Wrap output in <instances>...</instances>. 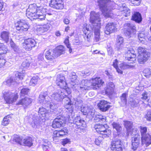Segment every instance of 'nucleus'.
<instances>
[{
  "label": "nucleus",
  "instance_id": "f257e3e1",
  "mask_svg": "<svg viewBox=\"0 0 151 151\" xmlns=\"http://www.w3.org/2000/svg\"><path fill=\"white\" fill-rule=\"evenodd\" d=\"M98 3L100 9L102 13L106 17H112L113 15L112 11V6L115 4V6L122 12V15L127 17L130 15V10L128 8L124 3H115L113 0L101 1L95 0Z\"/></svg>",
  "mask_w": 151,
  "mask_h": 151
},
{
  "label": "nucleus",
  "instance_id": "f03ea898",
  "mask_svg": "<svg viewBox=\"0 0 151 151\" xmlns=\"http://www.w3.org/2000/svg\"><path fill=\"white\" fill-rule=\"evenodd\" d=\"M104 83L101 78L99 77L92 78L90 80H83L82 81L81 84L78 87V92H82L84 90H88L90 86H92L94 90L99 88Z\"/></svg>",
  "mask_w": 151,
  "mask_h": 151
},
{
  "label": "nucleus",
  "instance_id": "7ed1b4c3",
  "mask_svg": "<svg viewBox=\"0 0 151 151\" xmlns=\"http://www.w3.org/2000/svg\"><path fill=\"white\" fill-rule=\"evenodd\" d=\"M99 14L98 13H96L95 12H91L90 14V22L94 27V40L96 42L99 41L100 39V29L101 28L100 23L99 22L100 19L99 17Z\"/></svg>",
  "mask_w": 151,
  "mask_h": 151
},
{
  "label": "nucleus",
  "instance_id": "20e7f679",
  "mask_svg": "<svg viewBox=\"0 0 151 151\" xmlns=\"http://www.w3.org/2000/svg\"><path fill=\"white\" fill-rule=\"evenodd\" d=\"M131 135H134L132 137V150L135 151L137 150L139 146L140 142V136L137 134V129H133Z\"/></svg>",
  "mask_w": 151,
  "mask_h": 151
},
{
  "label": "nucleus",
  "instance_id": "39448f33",
  "mask_svg": "<svg viewBox=\"0 0 151 151\" xmlns=\"http://www.w3.org/2000/svg\"><path fill=\"white\" fill-rule=\"evenodd\" d=\"M3 94L7 103L12 104L18 98L17 93H13L9 91L3 92Z\"/></svg>",
  "mask_w": 151,
  "mask_h": 151
},
{
  "label": "nucleus",
  "instance_id": "423d86ee",
  "mask_svg": "<svg viewBox=\"0 0 151 151\" xmlns=\"http://www.w3.org/2000/svg\"><path fill=\"white\" fill-rule=\"evenodd\" d=\"M16 29L21 32L26 31L29 27L27 22L23 19H20L15 24Z\"/></svg>",
  "mask_w": 151,
  "mask_h": 151
},
{
  "label": "nucleus",
  "instance_id": "0eeeda50",
  "mask_svg": "<svg viewBox=\"0 0 151 151\" xmlns=\"http://www.w3.org/2000/svg\"><path fill=\"white\" fill-rule=\"evenodd\" d=\"M111 149L113 151H122L123 144L120 139H114L111 143Z\"/></svg>",
  "mask_w": 151,
  "mask_h": 151
},
{
  "label": "nucleus",
  "instance_id": "6e6552de",
  "mask_svg": "<svg viewBox=\"0 0 151 151\" xmlns=\"http://www.w3.org/2000/svg\"><path fill=\"white\" fill-rule=\"evenodd\" d=\"M47 11V9L41 6L37 8V11L35 13V15L33 19H39L40 20H42L45 19V14Z\"/></svg>",
  "mask_w": 151,
  "mask_h": 151
},
{
  "label": "nucleus",
  "instance_id": "1a4fd4ad",
  "mask_svg": "<svg viewBox=\"0 0 151 151\" xmlns=\"http://www.w3.org/2000/svg\"><path fill=\"white\" fill-rule=\"evenodd\" d=\"M125 29H127L124 32L125 35L129 38L134 35L136 32L135 27L133 25L130 23H126L124 24Z\"/></svg>",
  "mask_w": 151,
  "mask_h": 151
},
{
  "label": "nucleus",
  "instance_id": "9d476101",
  "mask_svg": "<svg viewBox=\"0 0 151 151\" xmlns=\"http://www.w3.org/2000/svg\"><path fill=\"white\" fill-rule=\"evenodd\" d=\"M35 40L32 38H28L25 40L22 43V46L24 48L27 50H31L34 47L36 44Z\"/></svg>",
  "mask_w": 151,
  "mask_h": 151
},
{
  "label": "nucleus",
  "instance_id": "9b49d317",
  "mask_svg": "<svg viewBox=\"0 0 151 151\" xmlns=\"http://www.w3.org/2000/svg\"><path fill=\"white\" fill-rule=\"evenodd\" d=\"M64 91L65 93L67 92L65 90L63 89L62 91L53 93L51 95L52 98L58 101H61L63 100L64 101L65 98L67 97L65 93H64Z\"/></svg>",
  "mask_w": 151,
  "mask_h": 151
},
{
  "label": "nucleus",
  "instance_id": "f8f14e48",
  "mask_svg": "<svg viewBox=\"0 0 151 151\" xmlns=\"http://www.w3.org/2000/svg\"><path fill=\"white\" fill-rule=\"evenodd\" d=\"M37 7L35 4H30L28 8L27 9L26 15L28 18H33L35 15V13L37 11Z\"/></svg>",
  "mask_w": 151,
  "mask_h": 151
},
{
  "label": "nucleus",
  "instance_id": "ddd939ff",
  "mask_svg": "<svg viewBox=\"0 0 151 151\" xmlns=\"http://www.w3.org/2000/svg\"><path fill=\"white\" fill-rule=\"evenodd\" d=\"M50 6L57 9H61L64 7L63 2L62 0H51Z\"/></svg>",
  "mask_w": 151,
  "mask_h": 151
},
{
  "label": "nucleus",
  "instance_id": "4468645a",
  "mask_svg": "<svg viewBox=\"0 0 151 151\" xmlns=\"http://www.w3.org/2000/svg\"><path fill=\"white\" fill-rule=\"evenodd\" d=\"M136 55L134 54V51L133 50H128L125 54V58L130 61L129 63L133 64L136 60Z\"/></svg>",
  "mask_w": 151,
  "mask_h": 151
},
{
  "label": "nucleus",
  "instance_id": "2eb2a0df",
  "mask_svg": "<svg viewBox=\"0 0 151 151\" xmlns=\"http://www.w3.org/2000/svg\"><path fill=\"white\" fill-rule=\"evenodd\" d=\"M65 122V120L62 117L56 118L53 122L52 127L55 128H59L64 124Z\"/></svg>",
  "mask_w": 151,
  "mask_h": 151
},
{
  "label": "nucleus",
  "instance_id": "dca6fc26",
  "mask_svg": "<svg viewBox=\"0 0 151 151\" xmlns=\"http://www.w3.org/2000/svg\"><path fill=\"white\" fill-rule=\"evenodd\" d=\"M56 82L57 85L60 88H63L66 87V83L65 80V78L63 75H58Z\"/></svg>",
  "mask_w": 151,
  "mask_h": 151
},
{
  "label": "nucleus",
  "instance_id": "f3484780",
  "mask_svg": "<svg viewBox=\"0 0 151 151\" xmlns=\"http://www.w3.org/2000/svg\"><path fill=\"white\" fill-rule=\"evenodd\" d=\"M98 106L100 110L102 111H106L110 107V106L108 104L107 101L102 100L98 104Z\"/></svg>",
  "mask_w": 151,
  "mask_h": 151
},
{
  "label": "nucleus",
  "instance_id": "a211bd4d",
  "mask_svg": "<svg viewBox=\"0 0 151 151\" xmlns=\"http://www.w3.org/2000/svg\"><path fill=\"white\" fill-rule=\"evenodd\" d=\"M85 123L84 121L81 120L80 116H77L74 119L73 123V127L75 129L79 128Z\"/></svg>",
  "mask_w": 151,
  "mask_h": 151
},
{
  "label": "nucleus",
  "instance_id": "6ab92c4d",
  "mask_svg": "<svg viewBox=\"0 0 151 151\" xmlns=\"http://www.w3.org/2000/svg\"><path fill=\"white\" fill-rule=\"evenodd\" d=\"M106 30L105 31V33L107 35L114 32L116 30L115 24L113 23H109L106 26Z\"/></svg>",
  "mask_w": 151,
  "mask_h": 151
},
{
  "label": "nucleus",
  "instance_id": "aec40b11",
  "mask_svg": "<svg viewBox=\"0 0 151 151\" xmlns=\"http://www.w3.org/2000/svg\"><path fill=\"white\" fill-rule=\"evenodd\" d=\"M48 96L47 91L41 92L38 101L42 104H46L48 102Z\"/></svg>",
  "mask_w": 151,
  "mask_h": 151
},
{
  "label": "nucleus",
  "instance_id": "412c9836",
  "mask_svg": "<svg viewBox=\"0 0 151 151\" xmlns=\"http://www.w3.org/2000/svg\"><path fill=\"white\" fill-rule=\"evenodd\" d=\"M66 101L65 104V108L70 112H73V104L71 103L70 99L68 97H66L64 101Z\"/></svg>",
  "mask_w": 151,
  "mask_h": 151
},
{
  "label": "nucleus",
  "instance_id": "4be33fe9",
  "mask_svg": "<svg viewBox=\"0 0 151 151\" xmlns=\"http://www.w3.org/2000/svg\"><path fill=\"white\" fill-rule=\"evenodd\" d=\"M142 143V145L145 144L148 146L151 144V136L150 134H147L141 137Z\"/></svg>",
  "mask_w": 151,
  "mask_h": 151
},
{
  "label": "nucleus",
  "instance_id": "5701e85b",
  "mask_svg": "<svg viewBox=\"0 0 151 151\" xmlns=\"http://www.w3.org/2000/svg\"><path fill=\"white\" fill-rule=\"evenodd\" d=\"M124 124L129 134H131V133L133 132V129H137L132 128L133 123L131 121H124Z\"/></svg>",
  "mask_w": 151,
  "mask_h": 151
},
{
  "label": "nucleus",
  "instance_id": "b1692460",
  "mask_svg": "<svg viewBox=\"0 0 151 151\" xmlns=\"http://www.w3.org/2000/svg\"><path fill=\"white\" fill-rule=\"evenodd\" d=\"M116 46L115 49L118 51L121 50L122 49V44L123 43V38L119 36H118L116 38Z\"/></svg>",
  "mask_w": 151,
  "mask_h": 151
},
{
  "label": "nucleus",
  "instance_id": "393cba45",
  "mask_svg": "<svg viewBox=\"0 0 151 151\" xmlns=\"http://www.w3.org/2000/svg\"><path fill=\"white\" fill-rule=\"evenodd\" d=\"M31 102L32 101L30 98L25 97L24 98L20 100L16 104L17 105H22L25 106L29 105Z\"/></svg>",
  "mask_w": 151,
  "mask_h": 151
},
{
  "label": "nucleus",
  "instance_id": "a878e982",
  "mask_svg": "<svg viewBox=\"0 0 151 151\" xmlns=\"http://www.w3.org/2000/svg\"><path fill=\"white\" fill-rule=\"evenodd\" d=\"M50 24L47 23L46 24H44L43 26L39 28H37V31L38 33L40 34L47 31L50 28Z\"/></svg>",
  "mask_w": 151,
  "mask_h": 151
},
{
  "label": "nucleus",
  "instance_id": "bb28decb",
  "mask_svg": "<svg viewBox=\"0 0 151 151\" xmlns=\"http://www.w3.org/2000/svg\"><path fill=\"white\" fill-rule=\"evenodd\" d=\"M132 19L137 23H139L142 21L141 15L139 12H134L132 16Z\"/></svg>",
  "mask_w": 151,
  "mask_h": 151
},
{
  "label": "nucleus",
  "instance_id": "cd10ccee",
  "mask_svg": "<svg viewBox=\"0 0 151 151\" xmlns=\"http://www.w3.org/2000/svg\"><path fill=\"white\" fill-rule=\"evenodd\" d=\"M149 54H145L144 55H139L138 57V61L140 64H144L148 60Z\"/></svg>",
  "mask_w": 151,
  "mask_h": 151
},
{
  "label": "nucleus",
  "instance_id": "c85d7f7f",
  "mask_svg": "<svg viewBox=\"0 0 151 151\" xmlns=\"http://www.w3.org/2000/svg\"><path fill=\"white\" fill-rule=\"evenodd\" d=\"M9 32L4 31L1 33L0 37L2 40L5 41L6 43H7L9 40Z\"/></svg>",
  "mask_w": 151,
  "mask_h": 151
},
{
  "label": "nucleus",
  "instance_id": "c756f323",
  "mask_svg": "<svg viewBox=\"0 0 151 151\" xmlns=\"http://www.w3.org/2000/svg\"><path fill=\"white\" fill-rule=\"evenodd\" d=\"M73 102L75 103V107L79 109H81L83 108V101L80 99L75 98L73 99Z\"/></svg>",
  "mask_w": 151,
  "mask_h": 151
},
{
  "label": "nucleus",
  "instance_id": "7c9ffc66",
  "mask_svg": "<svg viewBox=\"0 0 151 151\" xmlns=\"http://www.w3.org/2000/svg\"><path fill=\"white\" fill-rule=\"evenodd\" d=\"M55 56L54 52L51 50L46 51L45 53V58L48 60H52L54 58Z\"/></svg>",
  "mask_w": 151,
  "mask_h": 151
},
{
  "label": "nucleus",
  "instance_id": "2f4dec72",
  "mask_svg": "<svg viewBox=\"0 0 151 151\" xmlns=\"http://www.w3.org/2000/svg\"><path fill=\"white\" fill-rule=\"evenodd\" d=\"M38 113L39 114L41 115L42 117L46 118H48L49 114L45 109L42 107L40 108Z\"/></svg>",
  "mask_w": 151,
  "mask_h": 151
},
{
  "label": "nucleus",
  "instance_id": "473e14b6",
  "mask_svg": "<svg viewBox=\"0 0 151 151\" xmlns=\"http://www.w3.org/2000/svg\"><path fill=\"white\" fill-rule=\"evenodd\" d=\"M22 142L25 146L31 147L33 144L32 138L30 137H27L23 139Z\"/></svg>",
  "mask_w": 151,
  "mask_h": 151
},
{
  "label": "nucleus",
  "instance_id": "72a5a7b5",
  "mask_svg": "<svg viewBox=\"0 0 151 151\" xmlns=\"http://www.w3.org/2000/svg\"><path fill=\"white\" fill-rule=\"evenodd\" d=\"M129 63V64H127L125 63H121L119 64L118 67H119L121 69H125L128 68H133L134 67L135 65H131Z\"/></svg>",
  "mask_w": 151,
  "mask_h": 151
},
{
  "label": "nucleus",
  "instance_id": "f704fd0d",
  "mask_svg": "<svg viewBox=\"0 0 151 151\" xmlns=\"http://www.w3.org/2000/svg\"><path fill=\"white\" fill-rule=\"evenodd\" d=\"M114 87V83L112 82H110L108 84L106 90V92L109 94L111 93L113 91Z\"/></svg>",
  "mask_w": 151,
  "mask_h": 151
},
{
  "label": "nucleus",
  "instance_id": "c9c22d12",
  "mask_svg": "<svg viewBox=\"0 0 151 151\" xmlns=\"http://www.w3.org/2000/svg\"><path fill=\"white\" fill-rule=\"evenodd\" d=\"M65 50V47L62 45L58 46L55 48V51L59 55L63 54Z\"/></svg>",
  "mask_w": 151,
  "mask_h": 151
},
{
  "label": "nucleus",
  "instance_id": "e433bc0d",
  "mask_svg": "<svg viewBox=\"0 0 151 151\" xmlns=\"http://www.w3.org/2000/svg\"><path fill=\"white\" fill-rule=\"evenodd\" d=\"M11 119V118L9 116H6L4 118L2 122V125L4 126L7 125L9 123Z\"/></svg>",
  "mask_w": 151,
  "mask_h": 151
},
{
  "label": "nucleus",
  "instance_id": "4c0bfd02",
  "mask_svg": "<svg viewBox=\"0 0 151 151\" xmlns=\"http://www.w3.org/2000/svg\"><path fill=\"white\" fill-rule=\"evenodd\" d=\"M127 94L125 93H123L120 97L121 102L124 106L126 105L127 103Z\"/></svg>",
  "mask_w": 151,
  "mask_h": 151
},
{
  "label": "nucleus",
  "instance_id": "58836bf2",
  "mask_svg": "<svg viewBox=\"0 0 151 151\" xmlns=\"http://www.w3.org/2000/svg\"><path fill=\"white\" fill-rule=\"evenodd\" d=\"M30 65V62L29 59H26L22 62L21 65V67L25 68H27Z\"/></svg>",
  "mask_w": 151,
  "mask_h": 151
},
{
  "label": "nucleus",
  "instance_id": "ea45409f",
  "mask_svg": "<svg viewBox=\"0 0 151 151\" xmlns=\"http://www.w3.org/2000/svg\"><path fill=\"white\" fill-rule=\"evenodd\" d=\"M139 128L141 137L147 135V134H149L148 133H147V127L141 126L139 127Z\"/></svg>",
  "mask_w": 151,
  "mask_h": 151
},
{
  "label": "nucleus",
  "instance_id": "a19ab883",
  "mask_svg": "<svg viewBox=\"0 0 151 151\" xmlns=\"http://www.w3.org/2000/svg\"><path fill=\"white\" fill-rule=\"evenodd\" d=\"M112 125L113 128L115 129L117 132H120L122 129L121 126L118 123L114 122L112 123Z\"/></svg>",
  "mask_w": 151,
  "mask_h": 151
},
{
  "label": "nucleus",
  "instance_id": "79ce46f5",
  "mask_svg": "<svg viewBox=\"0 0 151 151\" xmlns=\"http://www.w3.org/2000/svg\"><path fill=\"white\" fill-rule=\"evenodd\" d=\"M7 49L3 43H0V55L5 54L7 52Z\"/></svg>",
  "mask_w": 151,
  "mask_h": 151
},
{
  "label": "nucleus",
  "instance_id": "37998d69",
  "mask_svg": "<svg viewBox=\"0 0 151 151\" xmlns=\"http://www.w3.org/2000/svg\"><path fill=\"white\" fill-rule=\"evenodd\" d=\"M32 127L36 128L38 127L39 124V120L38 117L33 119V121L31 123Z\"/></svg>",
  "mask_w": 151,
  "mask_h": 151
},
{
  "label": "nucleus",
  "instance_id": "c03bdc74",
  "mask_svg": "<svg viewBox=\"0 0 151 151\" xmlns=\"http://www.w3.org/2000/svg\"><path fill=\"white\" fill-rule=\"evenodd\" d=\"M84 39L88 41H89L91 38L92 37V32L87 33L85 31H84Z\"/></svg>",
  "mask_w": 151,
  "mask_h": 151
},
{
  "label": "nucleus",
  "instance_id": "a18cd8bd",
  "mask_svg": "<svg viewBox=\"0 0 151 151\" xmlns=\"http://www.w3.org/2000/svg\"><path fill=\"white\" fill-rule=\"evenodd\" d=\"M94 119L97 121H101L102 122H105L106 121L105 117H103L101 115H96Z\"/></svg>",
  "mask_w": 151,
  "mask_h": 151
},
{
  "label": "nucleus",
  "instance_id": "49530a36",
  "mask_svg": "<svg viewBox=\"0 0 151 151\" xmlns=\"http://www.w3.org/2000/svg\"><path fill=\"white\" fill-rule=\"evenodd\" d=\"M138 52L139 54V55H144L145 54H149L148 52H147L146 50L144 48L139 47L138 49Z\"/></svg>",
  "mask_w": 151,
  "mask_h": 151
},
{
  "label": "nucleus",
  "instance_id": "de8ad7c7",
  "mask_svg": "<svg viewBox=\"0 0 151 151\" xmlns=\"http://www.w3.org/2000/svg\"><path fill=\"white\" fill-rule=\"evenodd\" d=\"M90 107V106H83V108H81V111L84 115H86L87 114V113H88V112L89 111Z\"/></svg>",
  "mask_w": 151,
  "mask_h": 151
},
{
  "label": "nucleus",
  "instance_id": "09e8293b",
  "mask_svg": "<svg viewBox=\"0 0 151 151\" xmlns=\"http://www.w3.org/2000/svg\"><path fill=\"white\" fill-rule=\"evenodd\" d=\"M144 76L147 77H149L151 75V70L148 68H145L143 71Z\"/></svg>",
  "mask_w": 151,
  "mask_h": 151
},
{
  "label": "nucleus",
  "instance_id": "8fccbe9b",
  "mask_svg": "<svg viewBox=\"0 0 151 151\" xmlns=\"http://www.w3.org/2000/svg\"><path fill=\"white\" fill-rule=\"evenodd\" d=\"M139 98L137 97L133 99L132 102L131 103V105L133 106H136L139 104L140 101Z\"/></svg>",
  "mask_w": 151,
  "mask_h": 151
},
{
  "label": "nucleus",
  "instance_id": "3c124183",
  "mask_svg": "<svg viewBox=\"0 0 151 151\" xmlns=\"http://www.w3.org/2000/svg\"><path fill=\"white\" fill-rule=\"evenodd\" d=\"M95 109L91 106L86 115L89 117H93L95 114Z\"/></svg>",
  "mask_w": 151,
  "mask_h": 151
},
{
  "label": "nucleus",
  "instance_id": "603ef678",
  "mask_svg": "<svg viewBox=\"0 0 151 151\" xmlns=\"http://www.w3.org/2000/svg\"><path fill=\"white\" fill-rule=\"evenodd\" d=\"M47 107H49V108L52 110L56 109L57 107V105L53 103H49V101L47 102L45 105Z\"/></svg>",
  "mask_w": 151,
  "mask_h": 151
},
{
  "label": "nucleus",
  "instance_id": "864d4df0",
  "mask_svg": "<svg viewBox=\"0 0 151 151\" xmlns=\"http://www.w3.org/2000/svg\"><path fill=\"white\" fill-rule=\"evenodd\" d=\"M14 82L15 81L12 77L9 78L5 82L6 84L9 86L14 84Z\"/></svg>",
  "mask_w": 151,
  "mask_h": 151
},
{
  "label": "nucleus",
  "instance_id": "5fc2aeb1",
  "mask_svg": "<svg viewBox=\"0 0 151 151\" xmlns=\"http://www.w3.org/2000/svg\"><path fill=\"white\" fill-rule=\"evenodd\" d=\"M38 77H33L31 80L30 84L33 86L35 85L37 83Z\"/></svg>",
  "mask_w": 151,
  "mask_h": 151
},
{
  "label": "nucleus",
  "instance_id": "6e6d98bb",
  "mask_svg": "<svg viewBox=\"0 0 151 151\" xmlns=\"http://www.w3.org/2000/svg\"><path fill=\"white\" fill-rule=\"evenodd\" d=\"M111 132L110 130L107 129L106 131H104L101 134L102 135V136L103 137H109V135L111 134Z\"/></svg>",
  "mask_w": 151,
  "mask_h": 151
},
{
  "label": "nucleus",
  "instance_id": "4d7b16f0",
  "mask_svg": "<svg viewBox=\"0 0 151 151\" xmlns=\"http://www.w3.org/2000/svg\"><path fill=\"white\" fill-rule=\"evenodd\" d=\"M15 75L16 76V79L18 80H22L24 77V74L20 73H16Z\"/></svg>",
  "mask_w": 151,
  "mask_h": 151
},
{
  "label": "nucleus",
  "instance_id": "13d9d810",
  "mask_svg": "<svg viewBox=\"0 0 151 151\" xmlns=\"http://www.w3.org/2000/svg\"><path fill=\"white\" fill-rule=\"evenodd\" d=\"M104 138L103 137L99 136L97 138H96L95 140V143L96 145H99L100 143L103 140Z\"/></svg>",
  "mask_w": 151,
  "mask_h": 151
},
{
  "label": "nucleus",
  "instance_id": "bf43d9fd",
  "mask_svg": "<svg viewBox=\"0 0 151 151\" xmlns=\"http://www.w3.org/2000/svg\"><path fill=\"white\" fill-rule=\"evenodd\" d=\"M60 136H61L60 134L59 131H55L54 132L53 137L54 140L56 139L57 137H59Z\"/></svg>",
  "mask_w": 151,
  "mask_h": 151
},
{
  "label": "nucleus",
  "instance_id": "052dcab7",
  "mask_svg": "<svg viewBox=\"0 0 151 151\" xmlns=\"http://www.w3.org/2000/svg\"><path fill=\"white\" fill-rule=\"evenodd\" d=\"M64 43L66 44L67 47L69 49L70 53H71L72 52V49L71 48L70 45L69 44L68 40V39L65 40L64 41Z\"/></svg>",
  "mask_w": 151,
  "mask_h": 151
},
{
  "label": "nucleus",
  "instance_id": "680f3d73",
  "mask_svg": "<svg viewBox=\"0 0 151 151\" xmlns=\"http://www.w3.org/2000/svg\"><path fill=\"white\" fill-rule=\"evenodd\" d=\"M29 89L27 88H23L21 91L22 95L27 94L29 92Z\"/></svg>",
  "mask_w": 151,
  "mask_h": 151
},
{
  "label": "nucleus",
  "instance_id": "e2e57ef3",
  "mask_svg": "<svg viewBox=\"0 0 151 151\" xmlns=\"http://www.w3.org/2000/svg\"><path fill=\"white\" fill-rule=\"evenodd\" d=\"M132 4L134 6H138L139 5L141 0H130Z\"/></svg>",
  "mask_w": 151,
  "mask_h": 151
},
{
  "label": "nucleus",
  "instance_id": "0e129e2a",
  "mask_svg": "<svg viewBox=\"0 0 151 151\" xmlns=\"http://www.w3.org/2000/svg\"><path fill=\"white\" fill-rule=\"evenodd\" d=\"M102 125V124H97L95 125L94 128L98 133H99V131H100Z\"/></svg>",
  "mask_w": 151,
  "mask_h": 151
},
{
  "label": "nucleus",
  "instance_id": "69168bd1",
  "mask_svg": "<svg viewBox=\"0 0 151 151\" xmlns=\"http://www.w3.org/2000/svg\"><path fill=\"white\" fill-rule=\"evenodd\" d=\"M77 76L76 75L75 73H72L71 81L72 82L75 83L76 81Z\"/></svg>",
  "mask_w": 151,
  "mask_h": 151
},
{
  "label": "nucleus",
  "instance_id": "338daca9",
  "mask_svg": "<svg viewBox=\"0 0 151 151\" xmlns=\"http://www.w3.org/2000/svg\"><path fill=\"white\" fill-rule=\"evenodd\" d=\"M61 136L65 135L68 133V130L65 129H63L59 131Z\"/></svg>",
  "mask_w": 151,
  "mask_h": 151
},
{
  "label": "nucleus",
  "instance_id": "774afa93",
  "mask_svg": "<svg viewBox=\"0 0 151 151\" xmlns=\"http://www.w3.org/2000/svg\"><path fill=\"white\" fill-rule=\"evenodd\" d=\"M146 117L147 120L151 121V110L147 112Z\"/></svg>",
  "mask_w": 151,
  "mask_h": 151
}]
</instances>
